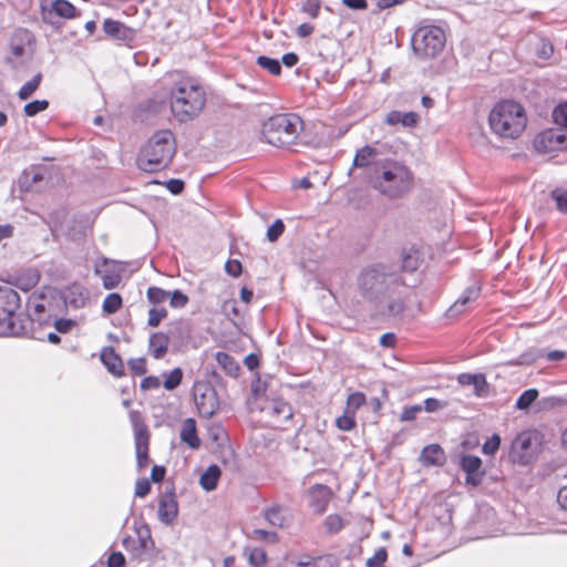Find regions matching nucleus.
<instances>
[{
    "label": "nucleus",
    "mask_w": 567,
    "mask_h": 567,
    "mask_svg": "<svg viewBox=\"0 0 567 567\" xmlns=\"http://www.w3.org/2000/svg\"><path fill=\"white\" fill-rule=\"evenodd\" d=\"M360 295L386 317H398L405 310L408 286L394 267L374 264L361 270L358 277Z\"/></svg>",
    "instance_id": "f257e3e1"
},
{
    "label": "nucleus",
    "mask_w": 567,
    "mask_h": 567,
    "mask_svg": "<svg viewBox=\"0 0 567 567\" xmlns=\"http://www.w3.org/2000/svg\"><path fill=\"white\" fill-rule=\"evenodd\" d=\"M205 103L206 93L196 80L181 73L174 75L169 89V105L178 122L185 123L197 117Z\"/></svg>",
    "instance_id": "f03ea898"
},
{
    "label": "nucleus",
    "mask_w": 567,
    "mask_h": 567,
    "mask_svg": "<svg viewBox=\"0 0 567 567\" xmlns=\"http://www.w3.org/2000/svg\"><path fill=\"white\" fill-rule=\"evenodd\" d=\"M371 183L382 195L399 198L412 188L413 175L404 164L398 161H378L374 163Z\"/></svg>",
    "instance_id": "7ed1b4c3"
},
{
    "label": "nucleus",
    "mask_w": 567,
    "mask_h": 567,
    "mask_svg": "<svg viewBox=\"0 0 567 567\" xmlns=\"http://www.w3.org/2000/svg\"><path fill=\"white\" fill-rule=\"evenodd\" d=\"M526 123L525 109L513 100L497 102L488 115L492 132L502 138L515 140L519 137L526 127Z\"/></svg>",
    "instance_id": "20e7f679"
},
{
    "label": "nucleus",
    "mask_w": 567,
    "mask_h": 567,
    "mask_svg": "<svg viewBox=\"0 0 567 567\" xmlns=\"http://www.w3.org/2000/svg\"><path fill=\"white\" fill-rule=\"evenodd\" d=\"M176 153L174 134L169 130L155 132L141 148L137 165L144 172H158L169 165Z\"/></svg>",
    "instance_id": "39448f33"
},
{
    "label": "nucleus",
    "mask_w": 567,
    "mask_h": 567,
    "mask_svg": "<svg viewBox=\"0 0 567 567\" xmlns=\"http://www.w3.org/2000/svg\"><path fill=\"white\" fill-rule=\"evenodd\" d=\"M303 130V122L297 114L280 113L270 116L261 125L262 141L279 148L296 144Z\"/></svg>",
    "instance_id": "423d86ee"
},
{
    "label": "nucleus",
    "mask_w": 567,
    "mask_h": 567,
    "mask_svg": "<svg viewBox=\"0 0 567 567\" xmlns=\"http://www.w3.org/2000/svg\"><path fill=\"white\" fill-rule=\"evenodd\" d=\"M21 299L9 285H0V337L27 336L30 320H19Z\"/></svg>",
    "instance_id": "0eeeda50"
},
{
    "label": "nucleus",
    "mask_w": 567,
    "mask_h": 567,
    "mask_svg": "<svg viewBox=\"0 0 567 567\" xmlns=\"http://www.w3.org/2000/svg\"><path fill=\"white\" fill-rule=\"evenodd\" d=\"M60 297L51 288H44L39 292H33L27 301L28 315L22 318L19 315V320H30L28 324V333L25 337L33 339H41L35 336L33 331V323L49 324L53 318L56 317L55 301H59Z\"/></svg>",
    "instance_id": "6e6552de"
},
{
    "label": "nucleus",
    "mask_w": 567,
    "mask_h": 567,
    "mask_svg": "<svg viewBox=\"0 0 567 567\" xmlns=\"http://www.w3.org/2000/svg\"><path fill=\"white\" fill-rule=\"evenodd\" d=\"M445 40V33L440 27L423 25L413 33L411 44L415 55L430 59L443 50Z\"/></svg>",
    "instance_id": "1a4fd4ad"
},
{
    "label": "nucleus",
    "mask_w": 567,
    "mask_h": 567,
    "mask_svg": "<svg viewBox=\"0 0 567 567\" xmlns=\"http://www.w3.org/2000/svg\"><path fill=\"white\" fill-rule=\"evenodd\" d=\"M128 416L134 432L136 464L138 468H144L150 462V431L140 411L133 410L130 412Z\"/></svg>",
    "instance_id": "9d476101"
},
{
    "label": "nucleus",
    "mask_w": 567,
    "mask_h": 567,
    "mask_svg": "<svg viewBox=\"0 0 567 567\" xmlns=\"http://www.w3.org/2000/svg\"><path fill=\"white\" fill-rule=\"evenodd\" d=\"M136 538L126 536L122 540V545L132 558L142 561L145 560L148 554L154 549V540L152 538L151 529L147 525L135 527Z\"/></svg>",
    "instance_id": "9b49d317"
},
{
    "label": "nucleus",
    "mask_w": 567,
    "mask_h": 567,
    "mask_svg": "<svg viewBox=\"0 0 567 567\" xmlns=\"http://www.w3.org/2000/svg\"><path fill=\"white\" fill-rule=\"evenodd\" d=\"M193 396L202 417L209 419L217 412L219 408L218 395L209 383L196 382L193 389Z\"/></svg>",
    "instance_id": "f8f14e48"
},
{
    "label": "nucleus",
    "mask_w": 567,
    "mask_h": 567,
    "mask_svg": "<svg viewBox=\"0 0 567 567\" xmlns=\"http://www.w3.org/2000/svg\"><path fill=\"white\" fill-rule=\"evenodd\" d=\"M534 146L539 153H551L567 148V135L559 128H550L539 133Z\"/></svg>",
    "instance_id": "ddd939ff"
},
{
    "label": "nucleus",
    "mask_w": 567,
    "mask_h": 567,
    "mask_svg": "<svg viewBox=\"0 0 567 567\" xmlns=\"http://www.w3.org/2000/svg\"><path fill=\"white\" fill-rule=\"evenodd\" d=\"M42 18L45 23L53 24L54 17L73 19L79 14L78 9L68 0H52L41 6Z\"/></svg>",
    "instance_id": "4468645a"
},
{
    "label": "nucleus",
    "mask_w": 567,
    "mask_h": 567,
    "mask_svg": "<svg viewBox=\"0 0 567 567\" xmlns=\"http://www.w3.org/2000/svg\"><path fill=\"white\" fill-rule=\"evenodd\" d=\"M94 272L95 275L100 276L103 282V287L105 289H114L116 288L121 280V269L118 265L110 260L105 257L97 260L94 265Z\"/></svg>",
    "instance_id": "2eb2a0df"
},
{
    "label": "nucleus",
    "mask_w": 567,
    "mask_h": 567,
    "mask_svg": "<svg viewBox=\"0 0 567 567\" xmlns=\"http://www.w3.org/2000/svg\"><path fill=\"white\" fill-rule=\"evenodd\" d=\"M482 286L478 282H474L468 286L455 302L446 310L445 316L447 318H455L465 312L472 303H474L481 296Z\"/></svg>",
    "instance_id": "dca6fc26"
},
{
    "label": "nucleus",
    "mask_w": 567,
    "mask_h": 567,
    "mask_svg": "<svg viewBox=\"0 0 567 567\" xmlns=\"http://www.w3.org/2000/svg\"><path fill=\"white\" fill-rule=\"evenodd\" d=\"M102 28L106 37L122 43H130L136 37V31L134 29L111 18L104 19Z\"/></svg>",
    "instance_id": "f3484780"
},
{
    "label": "nucleus",
    "mask_w": 567,
    "mask_h": 567,
    "mask_svg": "<svg viewBox=\"0 0 567 567\" xmlns=\"http://www.w3.org/2000/svg\"><path fill=\"white\" fill-rule=\"evenodd\" d=\"M460 467L466 474V484L478 486L482 483L484 471H482V460L478 456L463 455L460 460Z\"/></svg>",
    "instance_id": "a211bd4d"
},
{
    "label": "nucleus",
    "mask_w": 567,
    "mask_h": 567,
    "mask_svg": "<svg viewBox=\"0 0 567 567\" xmlns=\"http://www.w3.org/2000/svg\"><path fill=\"white\" fill-rule=\"evenodd\" d=\"M308 496L310 508L317 514H322L328 507L332 492L327 485L316 484L308 489Z\"/></svg>",
    "instance_id": "6ab92c4d"
},
{
    "label": "nucleus",
    "mask_w": 567,
    "mask_h": 567,
    "mask_svg": "<svg viewBox=\"0 0 567 567\" xmlns=\"http://www.w3.org/2000/svg\"><path fill=\"white\" fill-rule=\"evenodd\" d=\"M178 514V504L173 493H165L161 496L158 502V519L165 524L171 525Z\"/></svg>",
    "instance_id": "aec40b11"
},
{
    "label": "nucleus",
    "mask_w": 567,
    "mask_h": 567,
    "mask_svg": "<svg viewBox=\"0 0 567 567\" xmlns=\"http://www.w3.org/2000/svg\"><path fill=\"white\" fill-rule=\"evenodd\" d=\"M532 446L530 435L528 433H519L513 440L511 445V457L514 462L526 463L528 451Z\"/></svg>",
    "instance_id": "412c9836"
},
{
    "label": "nucleus",
    "mask_w": 567,
    "mask_h": 567,
    "mask_svg": "<svg viewBox=\"0 0 567 567\" xmlns=\"http://www.w3.org/2000/svg\"><path fill=\"white\" fill-rule=\"evenodd\" d=\"M179 437L192 450H197L200 446V439L197 435L196 421L192 417H187L182 423Z\"/></svg>",
    "instance_id": "4be33fe9"
},
{
    "label": "nucleus",
    "mask_w": 567,
    "mask_h": 567,
    "mask_svg": "<svg viewBox=\"0 0 567 567\" xmlns=\"http://www.w3.org/2000/svg\"><path fill=\"white\" fill-rule=\"evenodd\" d=\"M101 361L106 367L107 371L116 377L124 373V365L121 357L114 351L113 348H104L101 352Z\"/></svg>",
    "instance_id": "5701e85b"
},
{
    "label": "nucleus",
    "mask_w": 567,
    "mask_h": 567,
    "mask_svg": "<svg viewBox=\"0 0 567 567\" xmlns=\"http://www.w3.org/2000/svg\"><path fill=\"white\" fill-rule=\"evenodd\" d=\"M169 338L164 332H154L148 340L150 353L155 359H162L168 349Z\"/></svg>",
    "instance_id": "b1692460"
},
{
    "label": "nucleus",
    "mask_w": 567,
    "mask_h": 567,
    "mask_svg": "<svg viewBox=\"0 0 567 567\" xmlns=\"http://www.w3.org/2000/svg\"><path fill=\"white\" fill-rule=\"evenodd\" d=\"M265 411L275 420V422L280 423L282 421H288L292 417V409L291 406L282 401V400H274Z\"/></svg>",
    "instance_id": "393cba45"
},
{
    "label": "nucleus",
    "mask_w": 567,
    "mask_h": 567,
    "mask_svg": "<svg viewBox=\"0 0 567 567\" xmlns=\"http://www.w3.org/2000/svg\"><path fill=\"white\" fill-rule=\"evenodd\" d=\"M419 122V115L415 112L391 111L385 116V123L389 125L402 124L405 127H413Z\"/></svg>",
    "instance_id": "a878e982"
},
{
    "label": "nucleus",
    "mask_w": 567,
    "mask_h": 567,
    "mask_svg": "<svg viewBox=\"0 0 567 567\" xmlns=\"http://www.w3.org/2000/svg\"><path fill=\"white\" fill-rule=\"evenodd\" d=\"M420 457L424 465H442L445 461V453L439 444H431L422 450Z\"/></svg>",
    "instance_id": "bb28decb"
},
{
    "label": "nucleus",
    "mask_w": 567,
    "mask_h": 567,
    "mask_svg": "<svg viewBox=\"0 0 567 567\" xmlns=\"http://www.w3.org/2000/svg\"><path fill=\"white\" fill-rule=\"evenodd\" d=\"M265 518L270 525L279 528L288 526L289 523L288 511L279 505L267 508L265 511Z\"/></svg>",
    "instance_id": "cd10ccee"
},
{
    "label": "nucleus",
    "mask_w": 567,
    "mask_h": 567,
    "mask_svg": "<svg viewBox=\"0 0 567 567\" xmlns=\"http://www.w3.org/2000/svg\"><path fill=\"white\" fill-rule=\"evenodd\" d=\"M89 301V292L82 286H73L69 289L65 297V303L74 309H80L86 306Z\"/></svg>",
    "instance_id": "c85d7f7f"
},
{
    "label": "nucleus",
    "mask_w": 567,
    "mask_h": 567,
    "mask_svg": "<svg viewBox=\"0 0 567 567\" xmlns=\"http://www.w3.org/2000/svg\"><path fill=\"white\" fill-rule=\"evenodd\" d=\"M221 471L217 465H209L199 478L200 486L207 491H214L217 486Z\"/></svg>",
    "instance_id": "c756f323"
},
{
    "label": "nucleus",
    "mask_w": 567,
    "mask_h": 567,
    "mask_svg": "<svg viewBox=\"0 0 567 567\" xmlns=\"http://www.w3.org/2000/svg\"><path fill=\"white\" fill-rule=\"evenodd\" d=\"M378 152L374 147L365 145L358 150L353 158V166L355 167H368L371 164L374 165V158Z\"/></svg>",
    "instance_id": "7c9ffc66"
},
{
    "label": "nucleus",
    "mask_w": 567,
    "mask_h": 567,
    "mask_svg": "<svg viewBox=\"0 0 567 567\" xmlns=\"http://www.w3.org/2000/svg\"><path fill=\"white\" fill-rule=\"evenodd\" d=\"M221 311L224 316L236 327L241 324L243 322V315L241 310L238 307V303L236 300L230 299L224 301L221 306Z\"/></svg>",
    "instance_id": "2f4dec72"
},
{
    "label": "nucleus",
    "mask_w": 567,
    "mask_h": 567,
    "mask_svg": "<svg viewBox=\"0 0 567 567\" xmlns=\"http://www.w3.org/2000/svg\"><path fill=\"white\" fill-rule=\"evenodd\" d=\"M421 254L417 249L409 248L402 252V269L404 271H415L421 264Z\"/></svg>",
    "instance_id": "473e14b6"
},
{
    "label": "nucleus",
    "mask_w": 567,
    "mask_h": 567,
    "mask_svg": "<svg viewBox=\"0 0 567 567\" xmlns=\"http://www.w3.org/2000/svg\"><path fill=\"white\" fill-rule=\"evenodd\" d=\"M40 275L37 270H28L16 277V287L23 290L29 291L33 287H35L39 282Z\"/></svg>",
    "instance_id": "72a5a7b5"
},
{
    "label": "nucleus",
    "mask_w": 567,
    "mask_h": 567,
    "mask_svg": "<svg viewBox=\"0 0 567 567\" xmlns=\"http://www.w3.org/2000/svg\"><path fill=\"white\" fill-rule=\"evenodd\" d=\"M216 361L219 367L229 375L236 377L239 371V365L236 360L227 352L218 351L216 353Z\"/></svg>",
    "instance_id": "f704fd0d"
},
{
    "label": "nucleus",
    "mask_w": 567,
    "mask_h": 567,
    "mask_svg": "<svg viewBox=\"0 0 567 567\" xmlns=\"http://www.w3.org/2000/svg\"><path fill=\"white\" fill-rule=\"evenodd\" d=\"M122 305L123 299L121 295L117 292H112L104 298L102 303V310L106 315H113L121 309Z\"/></svg>",
    "instance_id": "c9c22d12"
},
{
    "label": "nucleus",
    "mask_w": 567,
    "mask_h": 567,
    "mask_svg": "<svg viewBox=\"0 0 567 567\" xmlns=\"http://www.w3.org/2000/svg\"><path fill=\"white\" fill-rule=\"evenodd\" d=\"M42 75L35 74L30 81L25 82L18 92V97L22 101L28 100L40 86Z\"/></svg>",
    "instance_id": "e433bc0d"
},
{
    "label": "nucleus",
    "mask_w": 567,
    "mask_h": 567,
    "mask_svg": "<svg viewBox=\"0 0 567 567\" xmlns=\"http://www.w3.org/2000/svg\"><path fill=\"white\" fill-rule=\"evenodd\" d=\"M256 62L261 69L267 70L272 75L278 76L281 74V65L277 59L259 55Z\"/></svg>",
    "instance_id": "4c0bfd02"
},
{
    "label": "nucleus",
    "mask_w": 567,
    "mask_h": 567,
    "mask_svg": "<svg viewBox=\"0 0 567 567\" xmlns=\"http://www.w3.org/2000/svg\"><path fill=\"white\" fill-rule=\"evenodd\" d=\"M538 398L536 389L525 390L516 401V408L519 410H527Z\"/></svg>",
    "instance_id": "58836bf2"
},
{
    "label": "nucleus",
    "mask_w": 567,
    "mask_h": 567,
    "mask_svg": "<svg viewBox=\"0 0 567 567\" xmlns=\"http://www.w3.org/2000/svg\"><path fill=\"white\" fill-rule=\"evenodd\" d=\"M49 107L48 100H34L24 105V114L29 117L35 116L38 113L45 111Z\"/></svg>",
    "instance_id": "ea45409f"
},
{
    "label": "nucleus",
    "mask_w": 567,
    "mask_h": 567,
    "mask_svg": "<svg viewBox=\"0 0 567 567\" xmlns=\"http://www.w3.org/2000/svg\"><path fill=\"white\" fill-rule=\"evenodd\" d=\"M168 296L169 292L155 286L150 287L146 292L147 300L153 305H159L164 302Z\"/></svg>",
    "instance_id": "a19ab883"
},
{
    "label": "nucleus",
    "mask_w": 567,
    "mask_h": 567,
    "mask_svg": "<svg viewBox=\"0 0 567 567\" xmlns=\"http://www.w3.org/2000/svg\"><path fill=\"white\" fill-rule=\"evenodd\" d=\"M183 379V371L181 368L173 369L165 378L164 380V388L166 390H174L176 389Z\"/></svg>",
    "instance_id": "79ce46f5"
},
{
    "label": "nucleus",
    "mask_w": 567,
    "mask_h": 567,
    "mask_svg": "<svg viewBox=\"0 0 567 567\" xmlns=\"http://www.w3.org/2000/svg\"><path fill=\"white\" fill-rule=\"evenodd\" d=\"M167 310L164 307H154L148 310L147 324L150 327L159 326L161 321L167 317Z\"/></svg>",
    "instance_id": "37998d69"
},
{
    "label": "nucleus",
    "mask_w": 567,
    "mask_h": 567,
    "mask_svg": "<svg viewBox=\"0 0 567 567\" xmlns=\"http://www.w3.org/2000/svg\"><path fill=\"white\" fill-rule=\"evenodd\" d=\"M474 388V394L478 398L487 396L489 386L484 374L478 373L475 377V381L472 383Z\"/></svg>",
    "instance_id": "c03bdc74"
},
{
    "label": "nucleus",
    "mask_w": 567,
    "mask_h": 567,
    "mask_svg": "<svg viewBox=\"0 0 567 567\" xmlns=\"http://www.w3.org/2000/svg\"><path fill=\"white\" fill-rule=\"evenodd\" d=\"M250 567H262L267 561L266 551L262 548H252L248 555Z\"/></svg>",
    "instance_id": "a18cd8bd"
},
{
    "label": "nucleus",
    "mask_w": 567,
    "mask_h": 567,
    "mask_svg": "<svg viewBox=\"0 0 567 567\" xmlns=\"http://www.w3.org/2000/svg\"><path fill=\"white\" fill-rule=\"evenodd\" d=\"M324 527L328 533L336 534L342 529L343 520L341 516L337 514L328 515L324 519Z\"/></svg>",
    "instance_id": "49530a36"
},
{
    "label": "nucleus",
    "mask_w": 567,
    "mask_h": 567,
    "mask_svg": "<svg viewBox=\"0 0 567 567\" xmlns=\"http://www.w3.org/2000/svg\"><path fill=\"white\" fill-rule=\"evenodd\" d=\"M388 553L384 547L379 548L372 557L367 560V567H385Z\"/></svg>",
    "instance_id": "de8ad7c7"
},
{
    "label": "nucleus",
    "mask_w": 567,
    "mask_h": 567,
    "mask_svg": "<svg viewBox=\"0 0 567 567\" xmlns=\"http://www.w3.org/2000/svg\"><path fill=\"white\" fill-rule=\"evenodd\" d=\"M52 320H53L54 328L59 333H68L76 326V322L72 319H64V318L55 317Z\"/></svg>",
    "instance_id": "09e8293b"
},
{
    "label": "nucleus",
    "mask_w": 567,
    "mask_h": 567,
    "mask_svg": "<svg viewBox=\"0 0 567 567\" xmlns=\"http://www.w3.org/2000/svg\"><path fill=\"white\" fill-rule=\"evenodd\" d=\"M285 225L281 219L275 220V223L267 229V239L271 243L276 241L284 233Z\"/></svg>",
    "instance_id": "8fccbe9b"
},
{
    "label": "nucleus",
    "mask_w": 567,
    "mask_h": 567,
    "mask_svg": "<svg viewBox=\"0 0 567 567\" xmlns=\"http://www.w3.org/2000/svg\"><path fill=\"white\" fill-rule=\"evenodd\" d=\"M501 437L498 434H493L484 444H483V453L486 455H494L496 451L499 449Z\"/></svg>",
    "instance_id": "3c124183"
},
{
    "label": "nucleus",
    "mask_w": 567,
    "mask_h": 567,
    "mask_svg": "<svg viewBox=\"0 0 567 567\" xmlns=\"http://www.w3.org/2000/svg\"><path fill=\"white\" fill-rule=\"evenodd\" d=\"M169 296V305L173 308H184L189 301L188 297L181 290H174Z\"/></svg>",
    "instance_id": "603ef678"
},
{
    "label": "nucleus",
    "mask_w": 567,
    "mask_h": 567,
    "mask_svg": "<svg viewBox=\"0 0 567 567\" xmlns=\"http://www.w3.org/2000/svg\"><path fill=\"white\" fill-rule=\"evenodd\" d=\"M128 368L135 375H143L146 373V361L144 358H135L128 361Z\"/></svg>",
    "instance_id": "864d4df0"
},
{
    "label": "nucleus",
    "mask_w": 567,
    "mask_h": 567,
    "mask_svg": "<svg viewBox=\"0 0 567 567\" xmlns=\"http://www.w3.org/2000/svg\"><path fill=\"white\" fill-rule=\"evenodd\" d=\"M553 117L558 125L567 128V103L560 104L555 107Z\"/></svg>",
    "instance_id": "5fc2aeb1"
},
{
    "label": "nucleus",
    "mask_w": 567,
    "mask_h": 567,
    "mask_svg": "<svg viewBox=\"0 0 567 567\" xmlns=\"http://www.w3.org/2000/svg\"><path fill=\"white\" fill-rule=\"evenodd\" d=\"M422 409L423 408L420 404L406 406L403 409L400 420L405 422L413 421L416 419L417 414L422 411Z\"/></svg>",
    "instance_id": "6e6d98bb"
},
{
    "label": "nucleus",
    "mask_w": 567,
    "mask_h": 567,
    "mask_svg": "<svg viewBox=\"0 0 567 567\" xmlns=\"http://www.w3.org/2000/svg\"><path fill=\"white\" fill-rule=\"evenodd\" d=\"M336 425L342 431H351L355 426V420L351 415L343 414L336 420Z\"/></svg>",
    "instance_id": "4d7b16f0"
},
{
    "label": "nucleus",
    "mask_w": 567,
    "mask_h": 567,
    "mask_svg": "<svg viewBox=\"0 0 567 567\" xmlns=\"http://www.w3.org/2000/svg\"><path fill=\"white\" fill-rule=\"evenodd\" d=\"M551 196L556 202L557 208L563 213H567V190H553Z\"/></svg>",
    "instance_id": "13d9d810"
},
{
    "label": "nucleus",
    "mask_w": 567,
    "mask_h": 567,
    "mask_svg": "<svg viewBox=\"0 0 567 567\" xmlns=\"http://www.w3.org/2000/svg\"><path fill=\"white\" fill-rule=\"evenodd\" d=\"M151 491V483L146 478H141L136 482L135 485V496L136 497H144L146 496Z\"/></svg>",
    "instance_id": "bf43d9fd"
},
{
    "label": "nucleus",
    "mask_w": 567,
    "mask_h": 567,
    "mask_svg": "<svg viewBox=\"0 0 567 567\" xmlns=\"http://www.w3.org/2000/svg\"><path fill=\"white\" fill-rule=\"evenodd\" d=\"M254 535L257 539L267 540L269 543H276L278 540V534L276 532L255 529Z\"/></svg>",
    "instance_id": "052dcab7"
},
{
    "label": "nucleus",
    "mask_w": 567,
    "mask_h": 567,
    "mask_svg": "<svg viewBox=\"0 0 567 567\" xmlns=\"http://www.w3.org/2000/svg\"><path fill=\"white\" fill-rule=\"evenodd\" d=\"M107 567H125V557L121 551H113L107 559Z\"/></svg>",
    "instance_id": "680f3d73"
},
{
    "label": "nucleus",
    "mask_w": 567,
    "mask_h": 567,
    "mask_svg": "<svg viewBox=\"0 0 567 567\" xmlns=\"http://www.w3.org/2000/svg\"><path fill=\"white\" fill-rule=\"evenodd\" d=\"M303 11L312 19L317 18L320 11V3L318 0H307L303 6Z\"/></svg>",
    "instance_id": "e2e57ef3"
},
{
    "label": "nucleus",
    "mask_w": 567,
    "mask_h": 567,
    "mask_svg": "<svg viewBox=\"0 0 567 567\" xmlns=\"http://www.w3.org/2000/svg\"><path fill=\"white\" fill-rule=\"evenodd\" d=\"M225 270L233 277H238L241 274V264L238 260L230 259L225 264Z\"/></svg>",
    "instance_id": "0e129e2a"
},
{
    "label": "nucleus",
    "mask_w": 567,
    "mask_h": 567,
    "mask_svg": "<svg viewBox=\"0 0 567 567\" xmlns=\"http://www.w3.org/2000/svg\"><path fill=\"white\" fill-rule=\"evenodd\" d=\"M365 403V396L361 392H354L348 396V405L354 409H359Z\"/></svg>",
    "instance_id": "69168bd1"
},
{
    "label": "nucleus",
    "mask_w": 567,
    "mask_h": 567,
    "mask_svg": "<svg viewBox=\"0 0 567 567\" xmlns=\"http://www.w3.org/2000/svg\"><path fill=\"white\" fill-rule=\"evenodd\" d=\"M166 187L172 194L177 195L183 192L184 182L182 179L172 178L166 182Z\"/></svg>",
    "instance_id": "338daca9"
},
{
    "label": "nucleus",
    "mask_w": 567,
    "mask_h": 567,
    "mask_svg": "<svg viewBox=\"0 0 567 567\" xmlns=\"http://www.w3.org/2000/svg\"><path fill=\"white\" fill-rule=\"evenodd\" d=\"M159 385H161L159 379L157 377H153V375L144 378L141 382V388L143 390L157 389V388H159Z\"/></svg>",
    "instance_id": "774afa93"
}]
</instances>
